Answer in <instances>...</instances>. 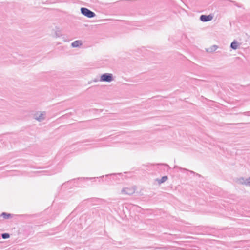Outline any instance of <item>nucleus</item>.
<instances>
[{
	"label": "nucleus",
	"mask_w": 250,
	"mask_h": 250,
	"mask_svg": "<svg viewBox=\"0 0 250 250\" xmlns=\"http://www.w3.org/2000/svg\"><path fill=\"white\" fill-rule=\"evenodd\" d=\"M98 177L94 178H78L77 179H74L73 180L67 181L63 183L62 185V187L65 186L67 183L70 182H72L73 181H75V186L79 187H85L86 186H91L93 185V182H96Z\"/></svg>",
	"instance_id": "f257e3e1"
},
{
	"label": "nucleus",
	"mask_w": 250,
	"mask_h": 250,
	"mask_svg": "<svg viewBox=\"0 0 250 250\" xmlns=\"http://www.w3.org/2000/svg\"><path fill=\"white\" fill-rule=\"evenodd\" d=\"M81 12L83 15L89 18H93L96 16L94 12L85 7L81 8Z\"/></svg>",
	"instance_id": "f03ea898"
},
{
	"label": "nucleus",
	"mask_w": 250,
	"mask_h": 250,
	"mask_svg": "<svg viewBox=\"0 0 250 250\" xmlns=\"http://www.w3.org/2000/svg\"><path fill=\"white\" fill-rule=\"evenodd\" d=\"M113 80V75L111 73H104L100 77V81L111 82Z\"/></svg>",
	"instance_id": "7ed1b4c3"
},
{
	"label": "nucleus",
	"mask_w": 250,
	"mask_h": 250,
	"mask_svg": "<svg viewBox=\"0 0 250 250\" xmlns=\"http://www.w3.org/2000/svg\"><path fill=\"white\" fill-rule=\"evenodd\" d=\"M105 176L106 177H109V176L112 177L113 180H116L117 179L124 180L125 178V176L124 175L121 173H117V174L113 173V174H107L105 175Z\"/></svg>",
	"instance_id": "20e7f679"
},
{
	"label": "nucleus",
	"mask_w": 250,
	"mask_h": 250,
	"mask_svg": "<svg viewBox=\"0 0 250 250\" xmlns=\"http://www.w3.org/2000/svg\"><path fill=\"white\" fill-rule=\"evenodd\" d=\"M135 191V188L131 187V188H124L122 190V192L123 194L131 195H132Z\"/></svg>",
	"instance_id": "39448f33"
},
{
	"label": "nucleus",
	"mask_w": 250,
	"mask_h": 250,
	"mask_svg": "<svg viewBox=\"0 0 250 250\" xmlns=\"http://www.w3.org/2000/svg\"><path fill=\"white\" fill-rule=\"evenodd\" d=\"M213 17L212 15H201L200 16V20L203 22H208L212 20Z\"/></svg>",
	"instance_id": "423d86ee"
},
{
	"label": "nucleus",
	"mask_w": 250,
	"mask_h": 250,
	"mask_svg": "<svg viewBox=\"0 0 250 250\" xmlns=\"http://www.w3.org/2000/svg\"><path fill=\"white\" fill-rule=\"evenodd\" d=\"M45 115V112H41L39 114L37 113L36 114H35V118L39 121H42L44 119Z\"/></svg>",
	"instance_id": "0eeeda50"
},
{
	"label": "nucleus",
	"mask_w": 250,
	"mask_h": 250,
	"mask_svg": "<svg viewBox=\"0 0 250 250\" xmlns=\"http://www.w3.org/2000/svg\"><path fill=\"white\" fill-rule=\"evenodd\" d=\"M83 42L81 40H76L71 43V46L74 48L78 47L81 46Z\"/></svg>",
	"instance_id": "6e6552de"
},
{
	"label": "nucleus",
	"mask_w": 250,
	"mask_h": 250,
	"mask_svg": "<svg viewBox=\"0 0 250 250\" xmlns=\"http://www.w3.org/2000/svg\"><path fill=\"white\" fill-rule=\"evenodd\" d=\"M15 215L11 213H8L6 212H2L0 215V217H2L3 218L5 219H9L10 218H12L13 216Z\"/></svg>",
	"instance_id": "1a4fd4ad"
},
{
	"label": "nucleus",
	"mask_w": 250,
	"mask_h": 250,
	"mask_svg": "<svg viewBox=\"0 0 250 250\" xmlns=\"http://www.w3.org/2000/svg\"><path fill=\"white\" fill-rule=\"evenodd\" d=\"M238 42L236 40H234L230 44V48L233 50H236L238 48Z\"/></svg>",
	"instance_id": "9d476101"
},
{
	"label": "nucleus",
	"mask_w": 250,
	"mask_h": 250,
	"mask_svg": "<svg viewBox=\"0 0 250 250\" xmlns=\"http://www.w3.org/2000/svg\"><path fill=\"white\" fill-rule=\"evenodd\" d=\"M218 48V46L213 45L207 49V52H212L215 51Z\"/></svg>",
	"instance_id": "9b49d317"
},
{
	"label": "nucleus",
	"mask_w": 250,
	"mask_h": 250,
	"mask_svg": "<svg viewBox=\"0 0 250 250\" xmlns=\"http://www.w3.org/2000/svg\"><path fill=\"white\" fill-rule=\"evenodd\" d=\"M247 180H248V178H244L243 177H242L239 179V183L241 184L247 186Z\"/></svg>",
	"instance_id": "f8f14e48"
},
{
	"label": "nucleus",
	"mask_w": 250,
	"mask_h": 250,
	"mask_svg": "<svg viewBox=\"0 0 250 250\" xmlns=\"http://www.w3.org/2000/svg\"><path fill=\"white\" fill-rule=\"evenodd\" d=\"M168 177L167 176H164L161 179H157V181L158 183L162 184L165 182L167 180Z\"/></svg>",
	"instance_id": "ddd939ff"
},
{
	"label": "nucleus",
	"mask_w": 250,
	"mask_h": 250,
	"mask_svg": "<svg viewBox=\"0 0 250 250\" xmlns=\"http://www.w3.org/2000/svg\"><path fill=\"white\" fill-rule=\"evenodd\" d=\"M10 234L8 233H4L1 234V237L3 239H6L10 237Z\"/></svg>",
	"instance_id": "4468645a"
},
{
	"label": "nucleus",
	"mask_w": 250,
	"mask_h": 250,
	"mask_svg": "<svg viewBox=\"0 0 250 250\" xmlns=\"http://www.w3.org/2000/svg\"><path fill=\"white\" fill-rule=\"evenodd\" d=\"M156 165H157L158 166H160L161 167H165L167 169H168L169 168V166L168 165L166 164L160 163V164H156Z\"/></svg>",
	"instance_id": "2eb2a0df"
},
{
	"label": "nucleus",
	"mask_w": 250,
	"mask_h": 250,
	"mask_svg": "<svg viewBox=\"0 0 250 250\" xmlns=\"http://www.w3.org/2000/svg\"><path fill=\"white\" fill-rule=\"evenodd\" d=\"M242 114L245 116H250V111H247L242 113Z\"/></svg>",
	"instance_id": "dca6fc26"
},
{
	"label": "nucleus",
	"mask_w": 250,
	"mask_h": 250,
	"mask_svg": "<svg viewBox=\"0 0 250 250\" xmlns=\"http://www.w3.org/2000/svg\"><path fill=\"white\" fill-rule=\"evenodd\" d=\"M247 186L250 187V176L248 178V180L247 182Z\"/></svg>",
	"instance_id": "f3484780"
},
{
	"label": "nucleus",
	"mask_w": 250,
	"mask_h": 250,
	"mask_svg": "<svg viewBox=\"0 0 250 250\" xmlns=\"http://www.w3.org/2000/svg\"><path fill=\"white\" fill-rule=\"evenodd\" d=\"M41 172L43 173V174L44 175H51L52 174V173H49V174H45V173H46L47 172L45 171H42Z\"/></svg>",
	"instance_id": "a211bd4d"
},
{
	"label": "nucleus",
	"mask_w": 250,
	"mask_h": 250,
	"mask_svg": "<svg viewBox=\"0 0 250 250\" xmlns=\"http://www.w3.org/2000/svg\"><path fill=\"white\" fill-rule=\"evenodd\" d=\"M190 171V172L191 173H193V174H196V173H195V172H194V171Z\"/></svg>",
	"instance_id": "6ab92c4d"
},
{
	"label": "nucleus",
	"mask_w": 250,
	"mask_h": 250,
	"mask_svg": "<svg viewBox=\"0 0 250 250\" xmlns=\"http://www.w3.org/2000/svg\"><path fill=\"white\" fill-rule=\"evenodd\" d=\"M98 80L97 79H95L94 80V82H98Z\"/></svg>",
	"instance_id": "aec40b11"
},
{
	"label": "nucleus",
	"mask_w": 250,
	"mask_h": 250,
	"mask_svg": "<svg viewBox=\"0 0 250 250\" xmlns=\"http://www.w3.org/2000/svg\"><path fill=\"white\" fill-rule=\"evenodd\" d=\"M181 169H184V170H187V171L188 170H187V169H185V168H181Z\"/></svg>",
	"instance_id": "412c9836"
},
{
	"label": "nucleus",
	"mask_w": 250,
	"mask_h": 250,
	"mask_svg": "<svg viewBox=\"0 0 250 250\" xmlns=\"http://www.w3.org/2000/svg\"><path fill=\"white\" fill-rule=\"evenodd\" d=\"M104 177V176H102L101 177H100V178H103Z\"/></svg>",
	"instance_id": "4be33fe9"
},
{
	"label": "nucleus",
	"mask_w": 250,
	"mask_h": 250,
	"mask_svg": "<svg viewBox=\"0 0 250 250\" xmlns=\"http://www.w3.org/2000/svg\"><path fill=\"white\" fill-rule=\"evenodd\" d=\"M197 175H198L199 176H200V175L198 174H196Z\"/></svg>",
	"instance_id": "5701e85b"
}]
</instances>
